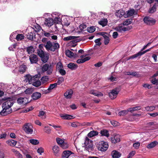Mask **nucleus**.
<instances>
[{"label": "nucleus", "mask_w": 158, "mask_h": 158, "mask_svg": "<svg viewBox=\"0 0 158 158\" xmlns=\"http://www.w3.org/2000/svg\"><path fill=\"white\" fill-rule=\"evenodd\" d=\"M101 39L100 38L98 39H96L94 42L96 43V45H95V46H100L101 44V43L100 42Z\"/></svg>", "instance_id": "nucleus-60"}, {"label": "nucleus", "mask_w": 158, "mask_h": 158, "mask_svg": "<svg viewBox=\"0 0 158 158\" xmlns=\"http://www.w3.org/2000/svg\"><path fill=\"white\" fill-rule=\"evenodd\" d=\"M155 107H156L154 106H148L145 107V109L147 111H152L155 109Z\"/></svg>", "instance_id": "nucleus-61"}, {"label": "nucleus", "mask_w": 158, "mask_h": 158, "mask_svg": "<svg viewBox=\"0 0 158 158\" xmlns=\"http://www.w3.org/2000/svg\"><path fill=\"white\" fill-rule=\"evenodd\" d=\"M44 45L47 51L52 52L58 50L60 46L58 43L52 42L50 41L44 43Z\"/></svg>", "instance_id": "nucleus-1"}, {"label": "nucleus", "mask_w": 158, "mask_h": 158, "mask_svg": "<svg viewBox=\"0 0 158 158\" xmlns=\"http://www.w3.org/2000/svg\"><path fill=\"white\" fill-rule=\"evenodd\" d=\"M64 81V78L62 77H60L58 78L57 82L56 83L57 84V85H59L63 82Z\"/></svg>", "instance_id": "nucleus-53"}, {"label": "nucleus", "mask_w": 158, "mask_h": 158, "mask_svg": "<svg viewBox=\"0 0 158 158\" xmlns=\"http://www.w3.org/2000/svg\"><path fill=\"white\" fill-rule=\"evenodd\" d=\"M86 27V26L84 24H81L80 25L79 27V28H78V31L79 32H81L83 30H84V29H85Z\"/></svg>", "instance_id": "nucleus-44"}, {"label": "nucleus", "mask_w": 158, "mask_h": 158, "mask_svg": "<svg viewBox=\"0 0 158 158\" xmlns=\"http://www.w3.org/2000/svg\"><path fill=\"white\" fill-rule=\"evenodd\" d=\"M25 79L24 81L26 82H28V83L30 84H33V82L35 81V76L32 77L31 76L29 75H27L24 77Z\"/></svg>", "instance_id": "nucleus-10"}, {"label": "nucleus", "mask_w": 158, "mask_h": 158, "mask_svg": "<svg viewBox=\"0 0 158 158\" xmlns=\"http://www.w3.org/2000/svg\"><path fill=\"white\" fill-rule=\"evenodd\" d=\"M40 57L42 61L44 63H45L49 59V55L47 53H45Z\"/></svg>", "instance_id": "nucleus-24"}, {"label": "nucleus", "mask_w": 158, "mask_h": 158, "mask_svg": "<svg viewBox=\"0 0 158 158\" xmlns=\"http://www.w3.org/2000/svg\"><path fill=\"white\" fill-rule=\"evenodd\" d=\"M132 23V19H127L123 23V25H128Z\"/></svg>", "instance_id": "nucleus-45"}, {"label": "nucleus", "mask_w": 158, "mask_h": 158, "mask_svg": "<svg viewBox=\"0 0 158 158\" xmlns=\"http://www.w3.org/2000/svg\"><path fill=\"white\" fill-rule=\"evenodd\" d=\"M151 82L154 85H158V79L154 78L151 80Z\"/></svg>", "instance_id": "nucleus-64"}, {"label": "nucleus", "mask_w": 158, "mask_h": 158, "mask_svg": "<svg viewBox=\"0 0 158 158\" xmlns=\"http://www.w3.org/2000/svg\"><path fill=\"white\" fill-rule=\"evenodd\" d=\"M38 116L40 117L42 119L45 118L46 117V113L43 111H40L39 112Z\"/></svg>", "instance_id": "nucleus-31"}, {"label": "nucleus", "mask_w": 158, "mask_h": 158, "mask_svg": "<svg viewBox=\"0 0 158 158\" xmlns=\"http://www.w3.org/2000/svg\"><path fill=\"white\" fill-rule=\"evenodd\" d=\"M6 102L7 104L10 106V108L13 105L14 102L13 99L11 98L7 99Z\"/></svg>", "instance_id": "nucleus-41"}, {"label": "nucleus", "mask_w": 158, "mask_h": 158, "mask_svg": "<svg viewBox=\"0 0 158 158\" xmlns=\"http://www.w3.org/2000/svg\"><path fill=\"white\" fill-rule=\"evenodd\" d=\"M158 144V142H157L156 141H153L148 144L147 146V148H152Z\"/></svg>", "instance_id": "nucleus-32"}, {"label": "nucleus", "mask_w": 158, "mask_h": 158, "mask_svg": "<svg viewBox=\"0 0 158 158\" xmlns=\"http://www.w3.org/2000/svg\"><path fill=\"white\" fill-rule=\"evenodd\" d=\"M132 28V26H128L127 27H125L122 26H119L116 27L115 29L118 31L122 32L126 31H129Z\"/></svg>", "instance_id": "nucleus-8"}, {"label": "nucleus", "mask_w": 158, "mask_h": 158, "mask_svg": "<svg viewBox=\"0 0 158 158\" xmlns=\"http://www.w3.org/2000/svg\"><path fill=\"white\" fill-rule=\"evenodd\" d=\"M61 19L60 17L58 16L57 17H56L55 18L53 21V23H59L61 22Z\"/></svg>", "instance_id": "nucleus-55"}, {"label": "nucleus", "mask_w": 158, "mask_h": 158, "mask_svg": "<svg viewBox=\"0 0 158 158\" xmlns=\"http://www.w3.org/2000/svg\"><path fill=\"white\" fill-rule=\"evenodd\" d=\"M111 141L112 143H114L119 142L120 141L119 135H115L111 138Z\"/></svg>", "instance_id": "nucleus-18"}, {"label": "nucleus", "mask_w": 158, "mask_h": 158, "mask_svg": "<svg viewBox=\"0 0 158 158\" xmlns=\"http://www.w3.org/2000/svg\"><path fill=\"white\" fill-rule=\"evenodd\" d=\"M32 85L36 87H38L41 85V83L40 81H37L35 79V81L33 82Z\"/></svg>", "instance_id": "nucleus-52"}, {"label": "nucleus", "mask_w": 158, "mask_h": 158, "mask_svg": "<svg viewBox=\"0 0 158 158\" xmlns=\"http://www.w3.org/2000/svg\"><path fill=\"white\" fill-rule=\"evenodd\" d=\"M45 133L48 134H50L51 133V129L48 127H45L44 129Z\"/></svg>", "instance_id": "nucleus-57"}, {"label": "nucleus", "mask_w": 158, "mask_h": 158, "mask_svg": "<svg viewBox=\"0 0 158 158\" xmlns=\"http://www.w3.org/2000/svg\"><path fill=\"white\" fill-rule=\"evenodd\" d=\"M27 51L29 54H31L34 52V48L33 46H30L27 48Z\"/></svg>", "instance_id": "nucleus-37"}, {"label": "nucleus", "mask_w": 158, "mask_h": 158, "mask_svg": "<svg viewBox=\"0 0 158 158\" xmlns=\"http://www.w3.org/2000/svg\"><path fill=\"white\" fill-rule=\"evenodd\" d=\"M27 69L26 65L23 64L20 65V73H23L25 72Z\"/></svg>", "instance_id": "nucleus-46"}, {"label": "nucleus", "mask_w": 158, "mask_h": 158, "mask_svg": "<svg viewBox=\"0 0 158 158\" xmlns=\"http://www.w3.org/2000/svg\"><path fill=\"white\" fill-rule=\"evenodd\" d=\"M28 102V100L27 98H20V107L23 108Z\"/></svg>", "instance_id": "nucleus-12"}, {"label": "nucleus", "mask_w": 158, "mask_h": 158, "mask_svg": "<svg viewBox=\"0 0 158 158\" xmlns=\"http://www.w3.org/2000/svg\"><path fill=\"white\" fill-rule=\"evenodd\" d=\"M108 143L104 141H101L99 142L97 145L98 149L102 152L106 151L108 148Z\"/></svg>", "instance_id": "nucleus-3"}, {"label": "nucleus", "mask_w": 158, "mask_h": 158, "mask_svg": "<svg viewBox=\"0 0 158 158\" xmlns=\"http://www.w3.org/2000/svg\"><path fill=\"white\" fill-rule=\"evenodd\" d=\"M96 28L94 26H91L90 27H88L87 28V31L89 33H92L95 31Z\"/></svg>", "instance_id": "nucleus-51"}, {"label": "nucleus", "mask_w": 158, "mask_h": 158, "mask_svg": "<svg viewBox=\"0 0 158 158\" xmlns=\"http://www.w3.org/2000/svg\"><path fill=\"white\" fill-rule=\"evenodd\" d=\"M152 48L153 47H152V48H151L148 49L143 52H142L141 51H139L137 53L135 54L130 56V57H129V58H128V60H129L130 59H133L135 58H136L139 56H141L142 55L145 54L146 52H148L150 51Z\"/></svg>", "instance_id": "nucleus-9"}, {"label": "nucleus", "mask_w": 158, "mask_h": 158, "mask_svg": "<svg viewBox=\"0 0 158 158\" xmlns=\"http://www.w3.org/2000/svg\"><path fill=\"white\" fill-rule=\"evenodd\" d=\"M111 155L113 158H118L121 156L120 153L116 150L112 151L111 152Z\"/></svg>", "instance_id": "nucleus-19"}, {"label": "nucleus", "mask_w": 158, "mask_h": 158, "mask_svg": "<svg viewBox=\"0 0 158 158\" xmlns=\"http://www.w3.org/2000/svg\"><path fill=\"white\" fill-rule=\"evenodd\" d=\"M41 96V94L40 93L35 92L32 94L31 97L33 100H36L40 98Z\"/></svg>", "instance_id": "nucleus-20"}, {"label": "nucleus", "mask_w": 158, "mask_h": 158, "mask_svg": "<svg viewBox=\"0 0 158 158\" xmlns=\"http://www.w3.org/2000/svg\"><path fill=\"white\" fill-rule=\"evenodd\" d=\"M32 128V126L30 123H25L23 127V130L26 133L30 134L33 133V131Z\"/></svg>", "instance_id": "nucleus-4"}, {"label": "nucleus", "mask_w": 158, "mask_h": 158, "mask_svg": "<svg viewBox=\"0 0 158 158\" xmlns=\"http://www.w3.org/2000/svg\"><path fill=\"white\" fill-rule=\"evenodd\" d=\"M60 146L63 149H65L68 148L69 144L67 143L64 142Z\"/></svg>", "instance_id": "nucleus-58"}, {"label": "nucleus", "mask_w": 158, "mask_h": 158, "mask_svg": "<svg viewBox=\"0 0 158 158\" xmlns=\"http://www.w3.org/2000/svg\"><path fill=\"white\" fill-rule=\"evenodd\" d=\"M77 37L75 36H70L64 37L63 39V40L65 41H69L72 40H73L71 41V42L74 43H77V41L76 40H75V39Z\"/></svg>", "instance_id": "nucleus-13"}, {"label": "nucleus", "mask_w": 158, "mask_h": 158, "mask_svg": "<svg viewBox=\"0 0 158 158\" xmlns=\"http://www.w3.org/2000/svg\"><path fill=\"white\" fill-rule=\"evenodd\" d=\"M141 107L140 106H137L133 108H130L128 109V111L129 112H132L133 111L135 110H140L141 109Z\"/></svg>", "instance_id": "nucleus-36"}, {"label": "nucleus", "mask_w": 158, "mask_h": 158, "mask_svg": "<svg viewBox=\"0 0 158 158\" xmlns=\"http://www.w3.org/2000/svg\"><path fill=\"white\" fill-rule=\"evenodd\" d=\"M6 143L9 146L13 147L16 144L17 141L13 139H9L6 141Z\"/></svg>", "instance_id": "nucleus-22"}, {"label": "nucleus", "mask_w": 158, "mask_h": 158, "mask_svg": "<svg viewBox=\"0 0 158 158\" xmlns=\"http://www.w3.org/2000/svg\"><path fill=\"white\" fill-rule=\"evenodd\" d=\"M53 23V19L50 18L46 19L44 22L45 24L48 27H51Z\"/></svg>", "instance_id": "nucleus-14"}, {"label": "nucleus", "mask_w": 158, "mask_h": 158, "mask_svg": "<svg viewBox=\"0 0 158 158\" xmlns=\"http://www.w3.org/2000/svg\"><path fill=\"white\" fill-rule=\"evenodd\" d=\"M63 68V66L62 63L61 62H58L56 65V69L57 71L60 69Z\"/></svg>", "instance_id": "nucleus-47"}, {"label": "nucleus", "mask_w": 158, "mask_h": 158, "mask_svg": "<svg viewBox=\"0 0 158 158\" xmlns=\"http://www.w3.org/2000/svg\"><path fill=\"white\" fill-rule=\"evenodd\" d=\"M35 33L34 32H30L27 35V38L31 40H33L34 38H35Z\"/></svg>", "instance_id": "nucleus-33"}, {"label": "nucleus", "mask_w": 158, "mask_h": 158, "mask_svg": "<svg viewBox=\"0 0 158 158\" xmlns=\"http://www.w3.org/2000/svg\"><path fill=\"white\" fill-rule=\"evenodd\" d=\"M99 34L102 35L103 36L104 39H105L106 38H107L109 36V35L107 33L104 32H102L99 33Z\"/></svg>", "instance_id": "nucleus-54"}, {"label": "nucleus", "mask_w": 158, "mask_h": 158, "mask_svg": "<svg viewBox=\"0 0 158 158\" xmlns=\"http://www.w3.org/2000/svg\"><path fill=\"white\" fill-rule=\"evenodd\" d=\"M2 108H6L7 110H9L10 108V106L7 104L6 101L2 104Z\"/></svg>", "instance_id": "nucleus-62"}, {"label": "nucleus", "mask_w": 158, "mask_h": 158, "mask_svg": "<svg viewBox=\"0 0 158 158\" xmlns=\"http://www.w3.org/2000/svg\"><path fill=\"white\" fill-rule=\"evenodd\" d=\"M157 6V5L156 3H155L154 4L153 6L149 9L148 10L149 13L152 14L156 10V7Z\"/></svg>", "instance_id": "nucleus-28"}, {"label": "nucleus", "mask_w": 158, "mask_h": 158, "mask_svg": "<svg viewBox=\"0 0 158 158\" xmlns=\"http://www.w3.org/2000/svg\"><path fill=\"white\" fill-rule=\"evenodd\" d=\"M60 117L64 119L70 120L72 118L73 116L67 114H60Z\"/></svg>", "instance_id": "nucleus-23"}, {"label": "nucleus", "mask_w": 158, "mask_h": 158, "mask_svg": "<svg viewBox=\"0 0 158 158\" xmlns=\"http://www.w3.org/2000/svg\"><path fill=\"white\" fill-rule=\"evenodd\" d=\"M85 149L86 150H91L93 147V141L90 140L88 137H86L84 142Z\"/></svg>", "instance_id": "nucleus-5"}, {"label": "nucleus", "mask_w": 158, "mask_h": 158, "mask_svg": "<svg viewBox=\"0 0 158 158\" xmlns=\"http://www.w3.org/2000/svg\"><path fill=\"white\" fill-rule=\"evenodd\" d=\"M100 133L101 134L102 136H105L107 137H108L110 135L108 131L106 130H101L100 131Z\"/></svg>", "instance_id": "nucleus-30"}, {"label": "nucleus", "mask_w": 158, "mask_h": 158, "mask_svg": "<svg viewBox=\"0 0 158 158\" xmlns=\"http://www.w3.org/2000/svg\"><path fill=\"white\" fill-rule=\"evenodd\" d=\"M129 111H128V109L127 110H122L118 113V115L120 116L125 115L127 114Z\"/></svg>", "instance_id": "nucleus-49"}, {"label": "nucleus", "mask_w": 158, "mask_h": 158, "mask_svg": "<svg viewBox=\"0 0 158 158\" xmlns=\"http://www.w3.org/2000/svg\"><path fill=\"white\" fill-rule=\"evenodd\" d=\"M41 80L43 83H44L48 81L49 78L48 76H44L42 77Z\"/></svg>", "instance_id": "nucleus-50"}, {"label": "nucleus", "mask_w": 158, "mask_h": 158, "mask_svg": "<svg viewBox=\"0 0 158 158\" xmlns=\"http://www.w3.org/2000/svg\"><path fill=\"white\" fill-rule=\"evenodd\" d=\"M14 39H15L17 41H19L20 39V34L16 35V33H13L10 35V39L12 41V40Z\"/></svg>", "instance_id": "nucleus-21"}, {"label": "nucleus", "mask_w": 158, "mask_h": 158, "mask_svg": "<svg viewBox=\"0 0 158 158\" xmlns=\"http://www.w3.org/2000/svg\"><path fill=\"white\" fill-rule=\"evenodd\" d=\"M11 151L14 153L16 156H18L19 157H20L19 153V151H17L15 149H13L11 150Z\"/></svg>", "instance_id": "nucleus-63"}, {"label": "nucleus", "mask_w": 158, "mask_h": 158, "mask_svg": "<svg viewBox=\"0 0 158 158\" xmlns=\"http://www.w3.org/2000/svg\"><path fill=\"white\" fill-rule=\"evenodd\" d=\"M135 13V10L132 9L130 10H128L127 12V17L131 16H133V15Z\"/></svg>", "instance_id": "nucleus-40"}, {"label": "nucleus", "mask_w": 158, "mask_h": 158, "mask_svg": "<svg viewBox=\"0 0 158 158\" xmlns=\"http://www.w3.org/2000/svg\"><path fill=\"white\" fill-rule=\"evenodd\" d=\"M143 20L145 24L149 25H153L156 23V20L154 19L149 17H145Z\"/></svg>", "instance_id": "nucleus-7"}, {"label": "nucleus", "mask_w": 158, "mask_h": 158, "mask_svg": "<svg viewBox=\"0 0 158 158\" xmlns=\"http://www.w3.org/2000/svg\"><path fill=\"white\" fill-rule=\"evenodd\" d=\"M2 110L0 112V114L2 116L6 115L11 113L12 112V110L11 109L10 110L6 108H2Z\"/></svg>", "instance_id": "nucleus-15"}, {"label": "nucleus", "mask_w": 158, "mask_h": 158, "mask_svg": "<svg viewBox=\"0 0 158 158\" xmlns=\"http://www.w3.org/2000/svg\"><path fill=\"white\" fill-rule=\"evenodd\" d=\"M66 54L67 56L70 58L76 57V55L69 50H67L66 51Z\"/></svg>", "instance_id": "nucleus-26"}, {"label": "nucleus", "mask_w": 158, "mask_h": 158, "mask_svg": "<svg viewBox=\"0 0 158 158\" xmlns=\"http://www.w3.org/2000/svg\"><path fill=\"white\" fill-rule=\"evenodd\" d=\"M29 59L31 63H35L38 61V58L37 56L34 54L30 55Z\"/></svg>", "instance_id": "nucleus-17"}, {"label": "nucleus", "mask_w": 158, "mask_h": 158, "mask_svg": "<svg viewBox=\"0 0 158 158\" xmlns=\"http://www.w3.org/2000/svg\"><path fill=\"white\" fill-rule=\"evenodd\" d=\"M73 92L72 89L67 90L64 94V96L66 99H70L72 97Z\"/></svg>", "instance_id": "nucleus-11"}, {"label": "nucleus", "mask_w": 158, "mask_h": 158, "mask_svg": "<svg viewBox=\"0 0 158 158\" xmlns=\"http://www.w3.org/2000/svg\"><path fill=\"white\" fill-rule=\"evenodd\" d=\"M33 109V107L32 106H31L29 108H27V109H25V110H20V113L23 112V113H26L32 110Z\"/></svg>", "instance_id": "nucleus-59"}, {"label": "nucleus", "mask_w": 158, "mask_h": 158, "mask_svg": "<svg viewBox=\"0 0 158 158\" xmlns=\"http://www.w3.org/2000/svg\"><path fill=\"white\" fill-rule=\"evenodd\" d=\"M107 23V19H103L98 22V23L103 27L106 26Z\"/></svg>", "instance_id": "nucleus-35"}, {"label": "nucleus", "mask_w": 158, "mask_h": 158, "mask_svg": "<svg viewBox=\"0 0 158 158\" xmlns=\"http://www.w3.org/2000/svg\"><path fill=\"white\" fill-rule=\"evenodd\" d=\"M37 53L39 56L41 57L43 56L45 53L41 49H38L37 50Z\"/></svg>", "instance_id": "nucleus-42"}, {"label": "nucleus", "mask_w": 158, "mask_h": 158, "mask_svg": "<svg viewBox=\"0 0 158 158\" xmlns=\"http://www.w3.org/2000/svg\"><path fill=\"white\" fill-rule=\"evenodd\" d=\"M68 67L71 70H73L77 68V66L73 63H70L68 65Z\"/></svg>", "instance_id": "nucleus-25"}, {"label": "nucleus", "mask_w": 158, "mask_h": 158, "mask_svg": "<svg viewBox=\"0 0 158 158\" xmlns=\"http://www.w3.org/2000/svg\"><path fill=\"white\" fill-rule=\"evenodd\" d=\"M72 154H73V153L70 151H64L62 154V158H68Z\"/></svg>", "instance_id": "nucleus-16"}, {"label": "nucleus", "mask_w": 158, "mask_h": 158, "mask_svg": "<svg viewBox=\"0 0 158 158\" xmlns=\"http://www.w3.org/2000/svg\"><path fill=\"white\" fill-rule=\"evenodd\" d=\"M52 150L55 155L57 154L59 152V148L57 145H54L52 148Z\"/></svg>", "instance_id": "nucleus-38"}, {"label": "nucleus", "mask_w": 158, "mask_h": 158, "mask_svg": "<svg viewBox=\"0 0 158 158\" xmlns=\"http://www.w3.org/2000/svg\"><path fill=\"white\" fill-rule=\"evenodd\" d=\"M41 70L43 73H46L48 75H50L52 74L53 69L52 65L48 64H45L43 65L42 67Z\"/></svg>", "instance_id": "nucleus-2"}, {"label": "nucleus", "mask_w": 158, "mask_h": 158, "mask_svg": "<svg viewBox=\"0 0 158 158\" xmlns=\"http://www.w3.org/2000/svg\"><path fill=\"white\" fill-rule=\"evenodd\" d=\"M57 84L56 83H54L53 84H50V85H49L48 88L47 90L49 91L51 90H52V89H53L56 87L57 86Z\"/></svg>", "instance_id": "nucleus-48"}, {"label": "nucleus", "mask_w": 158, "mask_h": 158, "mask_svg": "<svg viewBox=\"0 0 158 158\" xmlns=\"http://www.w3.org/2000/svg\"><path fill=\"white\" fill-rule=\"evenodd\" d=\"M119 91L120 90L118 88H115L112 90L109 94L110 97L112 99L116 98Z\"/></svg>", "instance_id": "nucleus-6"}, {"label": "nucleus", "mask_w": 158, "mask_h": 158, "mask_svg": "<svg viewBox=\"0 0 158 158\" xmlns=\"http://www.w3.org/2000/svg\"><path fill=\"white\" fill-rule=\"evenodd\" d=\"M56 141L57 143L60 146L64 142V140L61 139L59 138L56 139Z\"/></svg>", "instance_id": "nucleus-56"}, {"label": "nucleus", "mask_w": 158, "mask_h": 158, "mask_svg": "<svg viewBox=\"0 0 158 158\" xmlns=\"http://www.w3.org/2000/svg\"><path fill=\"white\" fill-rule=\"evenodd\" d=\"M34 91V89L32 88H28L24 92L26 94H31Z\"/></svg>", "instance_id": "nucleus-43"}, {"label": "nucleus", "mask_w": 158, "mask_h": 158, "mask_svg": "<svg viewBox=\"0 0 158 158\" xmlns=\"http://www.w3.org/2000/svg\"><path fill=\"white\" fill-rule=\"evenodd\" d=\"M115 15L117 17H121L124 15V12L122 10H119L115 13Z\"/></svg>", "instance_id": "nucleus-27"}, {"label": "nucleus", "mask_w": 158, "mask_h": 158, "mask_svg": "<svg viewBox=\"0 0 158 158\" xmlns=\"http://www.w3.org/2000/svg\"><path fill=\"white\" fill-rule=\"evenodd\" d=\"M29 142L31 144L34 145H37L39 143L38 140L36 139H31L29 140Z\"/></svg>", "instance_id": "nucleus-39"}, {"label": "nucleus", "mask_w": 158, "mask_h": 158, "mask_svg": "<svg viewBox=\"0 0 158 158\" xmlns=\"http://www.w3.org/2000/svg\"><path fill=\"white\" fill-rule=\"evenodd\" d=\"M98 132L97 131L93 130L90 131L88 134V135L89 137H92L98 135Z\"/></svg>", "instance_id": "nucleus-29"}, {"label": "nucleus", "mask_w": 158, "mask_h": 158, "mask_svg": "<svg viewBox=\"0 0 158 158\" xmlns=\"http://www.w3.org/2000/svg\"><path fill=\"white\" fill-rule=\"evenodd\" d=\"M89 93L97 96H103V94L100 92H96L95 91L91 90L90 91Z\"/></svg>", "instance_id": "nucleus-34"}]
</instances>
